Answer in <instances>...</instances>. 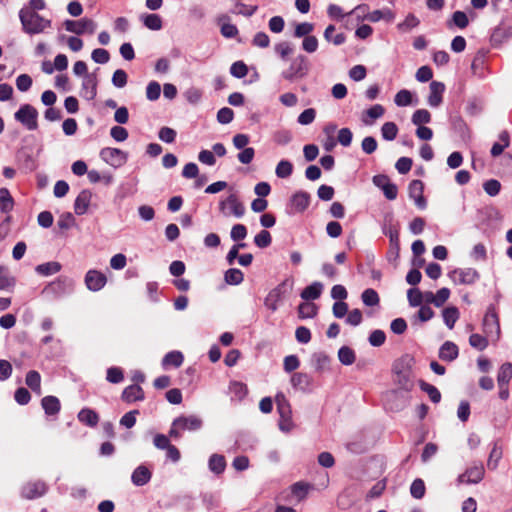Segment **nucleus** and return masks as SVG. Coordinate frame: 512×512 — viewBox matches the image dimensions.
Listing matches in <instances>:
<instances>
[{
    "label": "nucleus",
    "instance_id": "nucleus-48",
    "mask_svg": "<svg viewBox=\"0 0 512 512\" xmlns=\"http://www.w3.org/2000/svg\"><path fill=\"white\" fill-rule=\"evenodd\" d=\"M394 102L398 107L409 106L412 103V93L409 90L402 89L396 93Z\"/></svg>",
    "mask_w": 512,
    "mask_h": 512
},
{
    "label": "nucleus",
    "instance_id": "nucleus-29",
    "mask_svg": "<svg viewBox=\"0 0 512 512\" xmlns=\"http://www.w3.org/2000/svg\"><path fill=\"white\" fill-rule=\"evenodd\" d=\"M208 466L211 472L215 474H221L226 468V461L224 456L219 454H213L210 456Z\"/></svg>",
    "mask_w": 512,
    "mask_h": 512
},
{
    "label": "nucleus",
    "instance_id": "nucleus-16",
    "mask_svg": "<svg viewBox=\"0 0 512 512\" xmlns=\"http://www.w3.org/2000/svg\"><path fill=\"white\" fill-rule=\"evenodd\" d=\"M93 194L90 190H82L74 202V212L76 215H84L88 212Z\"/></svg>",
    "mask_w": 512,
    "mask_h": 512
},
{
    "label": "nucleus",
    "instance_id": "nucleus-58",
    "mask_svg": "<svg viewBox=\"0 0 512 512\" xmlns=\"http://www.w3.org/2000/svg\"><path fill=\"white\" fill-rule=\"evenodd\" d=\"M57 224L60 229L67 230L75 225V218L70 212H66L60 215Z\"/></svg>",
    "mask_w": 512,
    "mask_h": 512
},
{
    "label": "nucleus",
    "instance_id": "nucleus-30",
    "mask_svg": "<svg viewBox=\"0 0 512 512\" xmlns=\"http://www.w3.org/2000/svg\"><path fill=\"white\" fill-rule=\"evenodd\" d=\"M14 207V200L6 188L0 189V211L3 213H9Z\"/></svg>",
    "mask_w": 512,
    "mask_h": 512
},
{
    "label": "nucleus",
    "instance_id": "nucleus-23",
    "mask_svg": "<svg viewBox=\"0 0 512 512\" xmlns=\"http://www.w3.org/2000/svg\"><path fill=\"white\" fill-rule=\"evenodd\" d=\"M143 398L144 392L137 384L126 387L122 393V399L128 403L142 400Z\"/></svg>",
    "mask_w": 512,
    "mask_h": 512
},
{
    "label": "nucleus",
    "instance_id": "nucleus-54",
    "mask_svg": "<svg viewBox=\"0 0 512 512\" xmlns=\"http://www.w3.org/2000/svg\"><path fill=\"white\" fill-rule=\"evenodd\" d=\"M161 86L156 81H151L146 87V97L150 101H155L160 97Z\"/></svg>",
    "mask_w": 512,
    "mask_h": 512
},
{
    "label": "nucleus",
    "instance_id": "nucleus-31",
    "mask_svg": "<svg viewBox=\"0 0 512 512\" xmlns=\"http://www.w3.org/2000/svg\"><path fill=\"white\" fill-rule=\"evenodd\" d=\"M78 419L80 422L92 427L96 426L99 421L98 414L89 408L82 409L78 413Z\"/></svg>",
    "mask_w": 512,
    "mask_h": 512
},
{
    "label": "nucleus",
    "instance_id": "nucleus-38",
    "mask_svg": "<svg viewBox=\"0 0 512 512\" xmlns=\"http://www.w3.org/2000/svg\"><path fill=\"white\" fill-rule=\"evenodd\" d=\"M243 279L242 271L236 268L228 269L224 275V280L228 285H239L243 282Z\"/></svg>",
    "mask_w": 512,
    "mask_h": 512
},
{
    "label": "nucleus",
    "instance_id": "nucleus-55",
    "mask_svg": "<svg viewBox=\"0 0 512 512\" xmlns=\"http://www.w3.org/2000/svg\"><path fill=\"white\" fill-rule=\"evenodd\" d=\"M271 235L268 231L262 230L254 237V243L259 248H266L271 244Z\"/></svg>",
    "mask_w": 512,
    "mask_h": 512
},
{
    "label": "nucleus",
    "instance_id": "nucleus-25",
    "mask_svg": "<svg viewBox=\"0 0 512 512\" xmlns=\"http://www.w3.org/2000/svg\"><path fill=\"white\" fill-rule=\"evenodd\" d=\"M309 202V195L302 191L295 193L291 198V205L297 212H303L309 206Z\"/></svg>",
    "mask_w": 512,
    "mask_h": 512
},
{
    "label": "nucleus",
    "instance_id": "nucleus-37",
    "mask_svg": "<svg viewBox=\"0 0 512 512\" xmlns=\"http://www.w3.org/2000/svg\"><path fill=\"white\" fill-rule=\"evenodd\" d=\"M502 447L495 443L491 449V452L489 454L488 460H487V466L489 469H496L498 466V463L500 459L502 458Z\"/></svg>",
    "mask_w": 512,
    "mask_h": 512
},
{
    "label": "nucleus",
    "instance_id": "nucleus-7",
    "mask_svg": "<svg viewBox=\"0 0 512 512\" xmlns=\"http://www.w3.org/2000/svg\"><path fill=\"white\" fill-rule=\"evenodd\" d=\"M99 156L103 162L113 168L122 167L128 160V154L126 152L113 147L101 149Z\"/></svg>",
    "mask_w": 512,
    "mask_h": 512
},
{
    "label": "nucleus",
    "instance_id": "nucleus-56",
    "mask_svg": "<svg viewBox=\"0 0 512 512\" xmlns=\"http://www.w3.org/2000/svg\"><path fill=\"white\" fill-rule=\"evenodd\" d=\"M294 428V424L291 417V411L280 414L279 429L285 433L290 432Z\"/></svg>",
    "mask_w": 512,
    "mask_h": 512
},
{
    "label": "nucleus",
    "instance_id": "nucleus-21",
    "mask_svg": "<svg viewBox=\"0 0 512 512\" xmlns=\"http://www.w3.org/2000/svg\"><path fill=\"white\" fill-rule=\"evenodd\" d=\"M459 350L455 343L446 341L439 349V358L443 361L451 362L458 357Z\"/></svg>",
    "mask_w": 512,
    "mask_h": 512
},
{
    "label": "nucleus",
    "instance_id": "nucleus-13",
    "mask_svg": "<svg viewBox=\"0 0 512 512\" xmlns=\"http://www.w3.org/2000/svg\"><path fill=\"white\" fill-rule=\"evenodd\" d=\"M84 280L87 289L93 292L100 291L107 283L105 274L95 269L88 270Z\"/></svg>",
    "mask_w": 512,
    "mask_h": 512
},
{
    "label": "nucleus",
    "instance_id": "nucleus-10",
    "mask_svg": "<svg viewBox=\"0 0 512 512\" xmlns=\"http://www.w3.org/2000/svg\"><path fill=\"white\" fill-rule=\"evenodd\" d=\"M483 331L491 342H497L500 338V325L496 313L489 310L483 319Z\"/></svg>",
    "mask_w": 512,
    "mask_h": 512
},
{
    "label": "nucleus",
    "instance_id": "nucleus-46",
    "mask_svg": "<svg viewBox=\"0 0 512 512\" xmlns=\"http://www.w3.org/2000/svg\"><path fill=\"white\" fill-rule=\"evenodd\" d=\"M142 20L143 24L150 30L158 31L162 28V19L157 14H148Z\"/></svg>",
    "mask_w": 512,
    "mask_h": 512
},
{
    "label": "nucleus",
    "instance_id": "nucleus-9",
    "mask_svg": "<svg viewBox=\"0 0 512 512\" xmlns=\"http://www.w3.org/2000/svg\"><path fill=\"white\" fill-rule=\"evenodd\" d=\"M448 277L456 285H471L479 278L474 268H457L449 272Z\"/></svg>",
    "mask_w": 512,
    "mask_h": 512
},
{
    "label": "nucleus",
    "instance_id": "nucleus-5",
    "mask_svg": "<svg viewBox=\"0 0 512 512\" xmlns=\"http://www.w3.org/2000/svg\"><path fill=\"white\" fill-rule=\"evenodd\" d=\"M15 119L20 122L26 129L32 131L38 127V112L37 110L29 105H22L18 111L15 112Z\"/></svg>",
    "mask_w": 512,
    "mask_h": 512
},
{
    "label": "nucleus",
    "instance_id": "nucleus-19",
    "mask_svg": "<svg viewBox=\"0 0 512 512\" xmlns=\"http://www.w3.org/2000/svg\"><path fill=\"white\" fill-rule=\"evenodd\" d=\"M46 492V485L43 482H29L22 488V495L27 499L41 497Z\"/></svg>",
    "mask_w": 512,
    "mask_h": 512
},
{
    "label": "nucleus",
    "instance_id": "nucleus-11",
    "mask_svg": "<svg viewBox=\"0 0 512 512\" xmlns=\"http://www.w3.org/2000/svg\"><path fill=\"white\" fill-rule=\"evenodd\" d=\"M308 71L306 59L304 56H298L290 65L289 69L282 73V77L288 81H293L297 78H303Z\"/></svg>",
    "mask_w": 512,
    "mask_h": 512
},
{
    "label": "nucleus",
    "instance_id": "nucleus-3",
    "mask_svg": "<svg viewBox=\"0 0 512 512\" xmlns=\"http://www.w3.org/2000/svg\"><path fill=\"white\" fill-rule=\"evenodd\" d=\"M294 286V280L292 278L284 279L280 284L273 288L265 298V306L275 312L284 297L290 293Z\"/></svg>",
    "mask_w": 512,
    "mask_h": 512
},
{
    "label": "nucleus",
    "instance_id": "nucleus-53",
    "mask_svg": "<svg viewBox=\"0 0 512 512\" xmlns=\"http://www.w3.org/2000/svg\"><path fill=\"white\" fill-rule=\"evenodd\" d=\"M314 30V25L309 22H302L295 26L294 36L296 38L310 36V33Z\"/></svg>",
    "mask_w": 512,
    "mask_h": 512
},
{
    "label": "nucleus",
    "instance_id": "nucleus-51",
    "mask_svg": "<svg viewBox=\"0 0 512 512\" xmlns=\"http://www.w3.org/2000/svg\"><path fill=\"white\" fill-rule=\"evenodd\" d=\"M362 301L366 306H376L379 304V296L374 289H366L361 295Z\"/></svg>",
    "mask_w": 512,
    "mask_h": 512
},
{
    "label": "nucleus",
    "instance_id": "nucleus-61",
    "mask_svg": "<svg viewBox=\"0 0 512 512\" xmlns=\"http://www.w3.org/2000/svg\"><path fill=\"white\" fill-rule=\"evenodd\" d=\"M318 39L315 36H307L302 41V49L307 53H314L318 49Z\"/></svg>",
    "mask_w": 512,
    "mask_h": 512
},
{
    "label": "nucleus",
    "instance_id": "nucleus-57",
    "mask_svg": "<svg viewBox=\"0 0 512 512\" xmlns=\"http://www.w3.org/2000/svg\"><path fill=\"white\" fill-rule=\"evenodd\" d=\"M91 58L95 63L105 64L109 61L110 54L105 49L97 48L92 51Z\"/></svg>",
    "mask_w": 512,
    "mask_h": 512
},
{
    "label": "nucleus",
    "instance_id": "nucleus-22",
    "mask_svg": "<svg viewBox=\"0 0 512 512\" xmlns=\"http://www.w3.org/2000/svg\"><path fill=\"white\" fill-rule=\"evenodd\" d=\"M383 232L385 235L389 237L390 245H391V251L395 253V255H398L399 251V229L396 226H393L391 224H385L383 226Z\"/></svg>",
    "mask_w": 512,
    "mask_h": 512
},
{
    "label": "nucleus",
    "instance_id": "nucleus-35",
    "mask_svg": "<svg viewBox=\"0 0 512 512\" xmlns=\"http://www.w3.org/2000/svg\"><path fill=\"white\" fill-rule=\"evenodd\" d=\"M60 269V263L52 261L38 265L35 270L42 276H50L59 272Z\"/></svg>",
    "mask_w": 512,
    "mask_h": 512
},
{
    "label": "nucleus",
    "instance_id": "nucleus-27",
    "mask_svg": "<svg viewBox=\"0 0 512 512\" xmlns=\"http://www.w3.org/2000/svg\"><path fill=\"white\" fill-rule=\"evenodd\" d=\"M41 405L47 415H55L60 411V401L55 396H45Z\"/></svg>",
    "mask_w": 512,
    "mask_h": 512
},
{
    "label": "nucleus",
    "instance_id": "nucleus-6",
    "mask_svg": "<svg viewBox=\"0 0 512 512\" xmlns=\"http://www.w3.org/2000/svg\"><path fill=\"white\" fill-rule=\"evenodd\" d=\"M219 211L226 217L234 216L236 218H241L245 213V207L236 195L231 194L219 202Z\"/></svg>",
    "mask_w": 512,
    "mask_h": 512
},
{
    "label": "nucleus",
    "instance_id": "nucleus-39",
    "mask_svg": "<svg viewBox=\"0 0 512 512\" xmlns=\"http://www.w3.org/2000/svg\"><path fill=\"white\" fill-rule=\"evenodd\" d=\"M257 9L258 7L256 5H248L242 3L241 1H237L234 5L232 13L236 15L250 17L257 11Z\"/></svg>",
    "mask_w": 512,
    "mask_h": 512
},
{
    "label": "nucleus",
    "instance_id": "nucleus-44",
    "mask_svg": "<svg viewBox=\"0 0 512 512\" xmlns=\"http://www.w3.org/2000/svg\"><path fill=\"white\" fill-rule=\"evenodd\" d=\"M335 26L329 25L324 31V38L328 42H332L334 45H341L345 41V36L342 33L335 35Z\"/></svg>",
    "mask_w": 512,
    "mask_h": 512
},
{
    "label": "nucleus",
    "instance_id": "nucleus-47",
    "mask_svg": "<svg viewBox=\"0 0 512 512\" xmlns=\"http://www.w3.org/2000/svg\"><path fill=\"white\" fill-rule=\"evenodd\" d=\"M431 121V114L426 109H418L412 115V123L417 126H423Z\"/></svg>",
    "mask_w": 512,
    "mask_h": 512
},
{
    "label": "nucleus",
    "instance_id": "nucleus-32",
    "mask_svg": "<svg viewBox=\"0 0 512 512\" xmlns=\"http://www.w3.org/2000/svg\"><path fill=\"white\" fill-rule=\"evenodd\" d=\"M459 315V310L453 306L447 307L442 311L444 323L449 329L454 327L455 323L459 319Z\"/></svg>",
    "mask_w": 512,
    "mask_h": 512
},
{
    "label": "nucleus",
    "instance_id": "nucleus-36",
    "mask_svg": "<svg viewBox=\"0 0 512 512\" xmlns=\"http://www.w3.org/2000/svg\"><path fill=\"white\" fill-rule=\"evenodd\" d=\"M398 127L394 122H385L381 127L382 138L386 141H393L398 135Z\"/></svg>",
    "mask_w": 512,
    "mask_h": 512
},
{
    "label": "nucleus",
    "instance_id": "nucleus-4",
    "mask_svg": "<svg viewBox=\"0 0 512 512\" xmlns=\"http://www.w3.org/2000/svg\"><path fill=\"white\" fill-rule=\"evenodd\" d=\"M202 426V420L194 415L181 416L176 418L171 426L169 434L171 437L178 438L182 431H195Z\"/></svg>",
    "mask_w": 512,
    "mask_h": 512
},
{
    "label": "nucleus",
    "instance_id": "nucleus-20",
    "mask_svg": "<svg viewBox=\"0 0 512 512\" xmlns=\"http://www.w3.org/2000/svg\"><path fill=\"white\" fill-rule=\"evenodd\" d=\"M385 113V109L380 104H375L361 115V121L366 126L373 125L374 121L381 118Z\"/></svg>",
    "mask_w": 512,
    "mask_h": 512
},
{
    "label": "nucleus",
    "instance_id": "nucleus-50",
    "mask_svg": "<svg viewBox=\"0 0 512 512\" xmlns=\"http://www.w3.org/2000/svg\"><path fill=\"white\" fill-rule=\"evenodd\" d=\"M407 299L411 307H417L424 301V295L419 289L411 288L407 291Z\"/></svg>",
    "mask_w": 512,
    "mask_h": 512
},
{
    "label": "nucleus",
    "instance_id": "nucleus-52",
    "mask_svg": "<svg viewBox=\"0 0 512 512\" xmlns=\"http://www.w3.org/2000/svg\"><path fill=\"white\" fill-rule=\"evenodd\" d=\"M316 118V110L314 108H307L301 112L297 118L300 125L306 126L311 124Z\"/></svg>",
    "mask_w": 512,
    "mask_h": 512
},
{
    "label": "nucleus",
    "instance_id": "nucleus-15",
    "mask_svg": "<svg viewBox=\"0 0 512 512\" xmlns=\"http://www.w3.org/2000/svg\"><path fill=\"white\" fill-rule=\"evenodd\" d=\"M424 184L420 180H413L408 187L410 198L414 201L415 205L424 209L426 207V200L423 195Z\"/></svg>",
    "mask_w": 512,
    "mask_h": 512
},
{
    "label": "nucleus",
    "instance_id": "nucleus-2",
    "mask_svg": "<svg viewBox=\"0 0 512 512\" xmlns=\"http://www.w3.org/2000/svg\"><path fill=\"white\" fill-rule=\"evenodd\" d=\"M19 18L23 31L30 35L45 33L52 26L50 19L29 9H21Z\"/></svg>",
    "mask_w": 512,
    "mask_h": 512
},
{
    "label": "nucleus",
    "instance_id": "nucleus-1",
    "mask_svg": "<svg viewBox=\"0 0 512 512\" xmlns=\"http://www.w3.org/2000/svg\"><path fill=\"white\" fill-rule=\"evenodd\" d=\"M414 363L415 359L410 354H404L393 362L392 375L395 388L386 393L387 400L395 397L398 391L408 393L412 390L414 386Z\"/></svg>",
    "mask_w": 512,
    "mask_h": 512
},
{
    "label": "nucleus",
    "instance_id": "nucleus-60",
    "mask_svg": "<svg viewBox=\"0 0 512 512\" xmlns=\"http://www.w3.org/2000/svg\"><path fill=\"white\" fill-rule=\"evenodd\" d=\"M411 495L416 499H421L425 494V485L421 479H416L410 487Z\"/></svg>",
    "mask_w": 512,
    "mask_h": 512
},
{
    "label": "nucleus",
    "instance_id": "nucleus-49",
    "mask_svg": "<svg viewBox=\"0 0 512 512\" xmlns=\"http://www.w3.org/2000/svg\"><path fill=\"white\" fill-rule=\"evenodd\" d=\"M183 362V355L181 352L179 351H172V352H169L164 358H163V361H162V364L164 366H174V367H179Z\"/></svg>",
    "mask_w": 512,
    "mask_h": 512
},
{
    "label": "nucleus",
    "instance_id": "nucleus-12",
    "mask_svg": "<svg viewBox=\"0 0 512 512\" xmlns=\"http://www.w3.org/2000/svg\"><path fill=\"white\" fill-rule=\"evenodd\" d=\"M484 474V466L481 463L474 464L459 475L458 481L465 484H477L483 479Z\"/></svg>",
    "mask_w": 512,
    "mask_h": 512
},
{
    "label": "nucleus",
    "instance_id": "nucleus-59",
    "mask_svg": "<svg viewBox=\"0 0 512 512\" xmlns=\"http://www.w3.org/2000/svg\"><path fill=\"white\" fill-rule=\"evenodd\" d=\"M127 73L122 69H117L112 76V84L117 88H123L127 84Z\"/></svg>",
    "mask_w": 512,
    "mask_h": 512
},
{
    "label": "nucleus",
    "instance_id": "nucleus-64",
    "mask_svg": "<svg viewBox=\"0 0 512 512\" xmlns=\"http://www.w3.org/2000/svg\"><path fill=\"white\" fill-rule=\"evenodd\" d=\"M31 85L32 78L28 74H21L16 78V87L21 92L29 90Z\"/></svg>",
    "mask_w": 512,
    "mask_h": 512
},
{
    "label": "nucleus",
    "instance_id": "nucleus-40",
    "mask_svg": "<svg viewBox=\"0 0 512 512\" xmlns=\"http://www.w3.org/2000/svg\"><path fill=\"white\" fill-rule=\"evenodd\" d=\"M420 21L414 14H408L405 19L397 25L400 32L406 33L416 28Z\"/></svg>",
    "mask_w": 512,
    "mask_h": 512
},
{
    "label": "nucleus",
    "instance_id": "nucleus-63",
    "mask_svg": "<svg viewBox=\"0 0 512 512\" xmlns=\"http://www.w3.org/2000/svg\"><path fill=\"white\" fill-rule=\"evenodd\" d=\"M220 31L225 38H234L238 35V28L236 25L229 22H222Z\"/></svg>",
    "mask_w": 512,
    "mask_h": 512
},
{
    "label": "nucleus",
    "instance_id": "nucleus-24",
    "mask_svg": "<svg viewBox=\"0 0 512 512\" xmlns=\"http://www.w3.org/2000/svg\"><path fill=\"white\" fill-rule=\"evenodd\" d=\"M132 482L136 486H143L151 479V472L145 466L137 467L131 476Z\"/></svg>",
    "mask_w": 512,
    "mask_h": 512
},
{
    "label": "nucleus",
    "instance_id": "nucleus-18",
    "mask_svg": "<svg viewBox=\"0 0 512 512\" xmlns=\"http://www.w3.org/2000/svg\"><path fill=\"white\" fill-rule=\"evenodd\" d=\"M430 94L428 97V104L431 107H438L443 100V93L445 85L442 82L432 81L429 86Z\"/></svg>",
    "mask_w": 512,
    "mask_h": 512
},
{
    "label": "nucleus",
    "instance_id": "nucleus-45",
    "mask_svg": "<svg viewBox=\"0 0 512 512\" xmlns=\"http://www.w3.org/2000/svg\"><path fill=\"white\" fill-rule=\"evenodd\" d=\"M293 172V165L288 160H281L275 168V174L279 178H288Z\"/></svg>",
    "mask_w": 512,
    "mask_h": 512
},
{
    "label": "nucleus",
    "instance_id": "nucleus-34",
    "mask_svg": "<svg viewBox=\"0 0 512 512\" xmlns=\"http://www.w3.org/2000/svg\"><path fill=\"white\" fill-rule=\"evenodd\" d=\"M338 359L343 365L349 366L355 362L356 355L352 348L348 346H342L338 350Z\"/></svg>",
    "mask_w": 512,
    "mask_h": 512
},
{
    "label": "nucleus",
    "instance_id": "nucleus-8",
    "mask_svg": "<svg viewBox=\"0 0 512 512\" xmlns=\"http://www.w3.org/2000/svg\"><path fill=\"white\" fill-rule=\"evenodd\" d=\"M66 31L76 35L93 34L96 30V23L89 18H82L79 20H65L63 23Z\"/></svg>",
    "mask_w": 512,
    "mask_h": 512
},
{
    "label": "nucleus",
    "instance_id": "nucleus-42",
    "mask_svg": "<svg viewBox=\"0 0 512 512\" xmlns=\"http://www.w3.org/2000/svg\"><path fill=\"white\" fill-rule=\"evenodd\" d=\"M490 341L491 340L487 335L482 336L478 333L471 334L469 337V344L479 351L486 349Z\"/></svg>",
    "mask_w": 512,
    "mask_h": 512
},
{
    "label": "nucleus",
    "instance_id": "nucleus-43",
    "mask_svg": "<svg viewBox=\"0 0 512 512\" xmlns=\"http://www.w3.org/2000/svg\"><path fill=\"white\" fill-rule=\"evenodd\" d=\"M229 391L234 398L242 400L248 393L247 386L239 381H233L229 385Z\"/></svg>",
    "mask_w": 512,
    "mask_h": 512
},
{
    "label": "nucleus",
    "instance_id": "nucleus-62",
    "mask_svg": "<svg viewBox=\"0 0 512 512\" xmlns=\"http://www.w3.org/2000/svg\"><path fill=\"white\" fill-rule=\"evenodd\" d=\"M230 73L236 78H243L248 73V68L242 61H237L231 65Z\"/></svg>",
    "mask_w": 512,
    "mask_h": 512
},
{
    "label": "nucleus",
    "instance_id": "nucleus-17",
    "mask_svg": "<svg viewBox=\"0 0 512 512\" xmlns=\"http://www.w3.org/2000/svg\"><path fill=\"white\" fill-rule=\"evenodd\" d=\"M364 19L376 23L379 21H385L387 23H391L395 19V13L388 7H384L382 9H377L367 13L363 16Z\"/></svg>",
    "mask_w": 512,
    "mask_h": 512
},
{
    "label": "nucleus",
    "instance_id": "nucleus-14",
    "mask_svg": "<svg viewBox=\"0 0 512 512\" xmlns=\"http://www.w3.org/2000/svg\"><path fill=\"white\" fill-rule=\"evenodd\" d=\"M97 77L93 74L85 75L82 78L80 96L86 100H93L97 95Z\"/></svg>",
    "mask_w": 512,
    "mask_h": 512
},
{
    "label": "nucleus",
    "instance_id": "nucleus-33",
    "mask_svg": "<svg viewBox=\"0 0 512 512\" xmlns=\"http://www.w3.org/2000/svg\"><path fill=\"white\" fill-rule=\"evenodd\" d=\"M512 378V364L511 363H504L498 372L497 376V382L498 386H507L509 381Z\"/></svg>",
    "mask_w": 512,
    "mask_h": 512
},
{
    "label": "nucleus",
    "instance_id": "nucleus-28",
    "mask_svg": "<svg viewBox=\"0 0 512 512\" xmlns=\"http://www.w3.org/2000/svg\"><path fill=\"white\" fill-rule=\"evenodd\" d=\"M318 313V306L315 303L305 301L298 306V316L300 319L314 318Z\"/></svg>",
    "mask_w": 512,
    "mask_h": 512
},
{
    "label": "nucleus",
    "instance_id": "nucleus-41",
    "mask_svg": "<svg viewBox=\"0 0 512 512\" xmlns=\"http://www.w3.org/2000/svg\"><path fill=\"white\" fill-rule=\"evenodd\" d=\"M25 382L37 394H41V377L37 371H29L26 375Z\"/></svg>",
    "mask_w": 512,
    "mask_h": 512
},
{
    "label": "nucleus",
    "instance_id": "nucleus-26",
    "mask_svg": "<svg viewBox=\"0 0 512 512\" xmlns=\"http://www.w3.org/2000/svg\"><path fill=\"white\" fill-rule=\"evenodd\" d=\"M323 285L320 282H313L301 292V298L305 301L316 300L320 297Z\"/></svg>",
    "mask_w": 512,
    "mask_h": 512
}]
</instances>
